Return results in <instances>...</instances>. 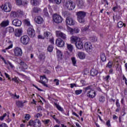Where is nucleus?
Listing matches in <instances>:
<instances>
[{
  "label": "nucleus",
  "mask_w": 127,
  "mask_h": 127,
  "mask_svg": "<svg viewBox=\"0 0 127 127\" xmlns=\"http://www.w3.org/2000/svg\"><path fill=\"white\" fill-rule=\"evenodd\" d=\"M86 12L79 11L76 12L77 20L80 23H85V16H86Z\"/></svg>",
  "instance_id": "obj_1"
},
{
  "label": "nucleus",
  "mask_w": 127,
  "mask_h": 127,
  "mask_svg": "<svg viewBox=\"0 0 127 127\" xmlns=\"http://www.w3.org/2000/svg\"><path fill=\"white\" fill-rule=\"evenodd\" d=\"M64 5L68 10H73L76 6L75 4H73V1L71 0H66L64 1Z\"/></svg>",
  "instance_id": "obj_2"
},
{
  "label": "nucleus",
  "mask_w": 127,
  "mask_h": 127,
  "mask_svg": "<svg viewBox=\"0 0 127 127\" xmlns=\"http://www.w3.org/2000/svg\"><path fill=\"white\" fill-rule=\"evenodd\" d=\"M29 126L34 127H41V122L39 119H36L35 120H31L28 122Z\"/></svg>",
  "instance_id": "obj_3"
},
{
  "label": "nucleus",
  "mask_w": 127,
  "mask_h": 127,
  "mask_svg": "<svg viewBox=\"0 0 127 127\" xmlns=\"http://www.w3.org/2000/svg\"><path fill=\"white\" fill-rule=\"evenodd\" d=\"M53 19L54 22L56 23H61V22H62V20H63L62 17L57 14H55L53 15Z\"/></svg>",
  "instance_id": "obj_4"
},
{
  "label": "nucleus",
  "mask_w": 127,
  "mask_h": 127,
  "mask_svg": "<svg viewBox=\"0 0 127 127\" xmlns=\"http://www.w3.org/2000/svg\"><path fill=\"white\" fill-rule=\"evenodd\" d=\"M29 40H30V39L29 38V37H28V36L27 35H24L22 36L20 38L21 43H22L24 45H26L28 44Z\"/></svg>",
  "instance_id": "obj_5"
},
{
  "label": "nucleus",
  "mask_w": 127,
  "mask_h": 127,
  "mask_svg": "<svg viewBox=\"0 0 127 127\" xmlns=\"http://www.w3.org/2000/svg\"><path fill=\"white\" fill-rule=\"evenodd\" d=\"M56 34L57 36L59 38V39H63L64 40H65L67 38L66 34L60 31H57L56 32Z\"/></svg>",
  "instance_id": "obj_6"
},
{
  "label": "nucleus",
  "mask_w": 127,
  "mask_h": 127,
  "mask_svg": "<svg viewBox=\"0 0 127 127\" xmlns=\"http://www.w3.org/2000/svg\"><path fill=\"white\" fill-rule=\"evenodd\" d=\"M27 33L30 37L33 38L35 36V30H34L32 26L28 28Z\"/></svg>",
  "instance_id": "obj_7"
},
{
  "label": "nucleus",
  "mask_w": 127,
  "mask_h": 127,
  "mask_svg": "<svg viewBox=\"0 0 127 127\" xmlns=\"http://www.w3.org/2000/svg\"><path fill=\"white\" fill-rule=\"evenodd\" d=\"M84 48L86 50L88 53H91L93 51V47H92V44L86 42L84 44Z\"/></svg>",
  "instance_id": "obj_8"
},
{
  "label": "nucleus",
  "mask_w": 127,
  "mask_h": 127,
  "mask_svg": "<svg viewBox=\"0 0 127 127\" xmlns=\"http://www.w3.org/2000/svg\"><path fill=\"white\" fill-rule=\"evenodd\" d=\"M12 7L11 4L8 2L4 4L3 9L5 12H9L11 10Z\"/></svg>",
  "instance_id": "obj_9"
},
{
  "label": "nucleus",
  "mask_w": 127,
  "mask_h": 127,
  "mask_svg": "<svg viewBox=\"0 0 127 127\" xmlns=\"http://www.w3.org/2000/svg\"><path fill=\"white\" fill-rule=\"evenodd\" d=\"M14 52L15 56H21L22 55V50L20 48L16 47L14 49Z\"/></svg>",
  "instance_id": "obj_10"
},
{
  "label": "nucleus",
  "mask_w": 127,
  "mask_h": 127,
  "mask_svg": "<svg viewBox=\"0 0 127 127\" xmlns=\"http://www.w3.org/2000/svg\"><path fill=\"white\" fill-rule=\"evenodd\" d=\"M56 44L58 47H63L65 45L64 41L61 39H58L56 41Z\"/></svg>",
  "instance_id": "obj_11"
},
{
  "label": "nucleus",
  "mask_w": 127,
  "mask_h": 127,
  "mask_svg": "<svg viewBox=\"0 0 127 127\" xmlns=\"http://www.w3.org/2000/svg\"><path fill=\"white\" fill-rule=\"evenodd\" d=\"M65 22L68 25H74L75 24V20L70 17H66Z\"/></svg>",
  "instance_id": "obj_12"
},
{
  "label": "nucleus",
  "mask_w": 127,
  "mask_h": 127,
  "mask_svg": "<svg viewBox=\"0 0 127 127\" xmlns=\"http://www.w3.org/2000/svg\"><path fill=\"white\" fill-rule=\"evenodd\" d=\"M47 78H46V76L45 75H43L41 77V81L40 83H41V84H43V86H45V87H48V85L46 84V82H48Z\"/></svg>",
  "instance_id": "obj_13"
},
{
  "label": "nucleus",
  "mask_w": 127,
  "mask_h": 127,
  "mask_svg": "<svg viewBox=\"0 0 127 127\" xmlns=\"http://www.w3.org/2000/svg\"><path fill=\"white\" fill-rule=\"evenodd\" d=\"M87 96L88 97V98L94 99V98L96 97V92L94 91V90H90L87 92Z\"/></svg>",
  "instance_id": "obj_14"
},
{
  "label": "nucleus",
  "mask_w": 127,
  "mask_h": 127,
  "mask_svg": "<svg viewBox=\"0 0 127 127\" xmlns=\"http://www.w3.org/2000/svg\"><path fill=\"white\" fill-rule=\"evenodd\" d=\"M45 53L42 52L40 53L39 56H38V59L40 62H44L45 61Z\"/></svg>",
  "instance_id": "obj_15"
},
{
  "label": "nucleus",
  "mask_w": 127,
  "mask_h": 127,
  "mask_svg": "<svg viewBox=\"0 0 127 127\" xmlns=\"http://www.w3.org/2000/svg\"><path fill=\"white\" fill-rule=\"evenodd\" d=\"M15 36L16 37H20L22 35V29H16L14 32Z\"/></svg>",
  "instance_id": "obj_16"
},
{
  "label": "nucleus",
  "mask_w": 127,
  "mask_h": 127,
  "mask_svg": "<svg viewBox=\"0 0 127 127\" xmlns=\"http://www.w3.org/2000/svg\"><path fill=\"white\" fill-rule=\"evenodd\" d=\"M12 23L14 26L19 27L21 25V21L18 19H15L12 21Z\"/></svg>",
  "instance_id": "obj_17"
},
{
  "label": "nucleus",
  "mask_w": 127,
  "mask_h": 127,
  "mask_svg": "<svg viewBox=\"0 0 127 127\" xmlns=\"http://www.w3.org/2000/svg\"><path fill=\"white\" fill-rule=\"evenodd\" d=\"M75 46L77 48V49H82L84 46H83V42L82 41L79 40L76 41L75 43Z\"/></svg>",
  "instance_id": "obj_18"
},
{
  "label": "nucleus",
  "mask_w": 127,
  "mask_h": 127,
  "mask_svg": "<svg viewBox=\"0 0 127 127\" xmlns=\"http://www.w3.org/2000/svg\"><path fill=\"white\" fill-rule=\"evenodd\" d=\"M28 3V1H25V2L21 0H16V4L17 5H25V4H27Z\"/></svg>",
  "instance_id": "obj_19"
},
{
  "label": "nucleus",
  "mask_w": 127,
  "mask_h": 127,
  "mask_svg": "<svg viewBox=\"0 0 127 127\" xmlns=\"http://www.w3.org/2000/svg\"><path fill=\"white\" fill-rule=\"evenodd\" d=\"M78 57L81 60L85 59L86 58V55L83 52H79L78 53Z\"/></svg>",
  "instance_id": "obj_20"
},
{
  "label": "nucleus",
  "mask_w": 127,
  "mask_h": 127,
  "mask_svg": "<svg viewBox=\"0 0 127 127\" xmlns=\"http://www.w3.org/2000/svg\"><path fill=\"white\" fill-rule=\"evenodd\" d=\"M8 24H9V20H6L3 21L1 23L0 25L1 27H5L6 26H7Z\"/></svg>",
  "instance_id": "obj_21"
},
{
  "label": "nucleus",
  "mask_w": 127,
  "mask_h": 127,
  "mask_svg": "<svg viewBox=\"0 0 127 127\" xmlns=\"http://www.w3.org/2000/svg\"><path fill=\"white\" fill-rule=\"evenodd\" d=\"M26 102H22L20 101H18L16 102V105L18 107V108H22L24 105H23Z\"/></svg>",
  "instance_id": "obj_22"
},
{
  "label": "nucleus",
  "mask_w": 127,
  "mask_h": 127,
  "mask_svg": "<svg viewBox=\"0 0 127 127\" xmlns=\"http://www.w3.org/2000/svg\"><path fill=\"white\" fill-rule=\"evenodd\" d=\"M43 18L41 16H38L36 20V23H38V24H41V23H43Z\"/></svg>",
  "instance_id": "obj_23"
},
{
  "label": "nucleus",
  "mask_w": 127,
  "mask_h": 127,
  "mask_svg": "<svg viewBox=\"0 0 127 127\" xmlns=\"http://www.w3.org/2000/svg\"><path fill=\"white\" fill-rule=\"evenodd\" d=\"M66 47L69 52H72L73 51V45H71V44L66 43Z\"/></svg>",
  "instance_id": "obj_24"
},
{
  "label": "nucleus",
  "mask_w": 127,
  "mask_h": 127,
  "mask_svg": "<svg viewBox=\"0 0 127 127\" xmlns=\"http://www.w3.org/2000/svg\"><path fill=\"white\" fill-rule=\"evenodd\" d=\"M100 58L102 62H106V61H107V58H106V55L104 53L101 54Z\"/></svg>",
  "instance_id": "obj_25"
},
{
  "label": "nucleus",
  "mask_w": 127,
  "mask_h": 127,
  "mask_svg": "<svg viewBox=\"0 0 127 127\" xmlns=\"http://www.w3.org/2000/svg\"><path fill=\"white\" fill-rule=\"evenodd\" d=\"M70 40L72 42H77V41H79L80 40V39L76 36H72L70 38Z\"/></svg>",
  "instance_id": "obj_26"
},
{
  "label": "nucleus",
  "mask_w": 127,
  "mask_h": 127,
  "mask_svg": "<svg viewBox=\"0 0 127 127\" xmlns=\"http://www.w3.org/2000/svg\"><path fill=\"white\" fill-rule=\"evenodd\" d=\"M57 56H58V58H60V59H62V52L61 51L59 50H57Z\"/></svg>",
  "instance_id": "obj_27"
},
{
  "label": "nucleus",
  "mask_w": 127,
  "mask_h": 127,
  "mask_svg": "<svg viewBox=\"0 0 127 127\" xmlns=\"http://www.w3.org/2000/svg\"><path fill=\"white\" fill-rule=\"evenodd\" d=\"M123 26H124V27H126V26H127V25L126 24L124 23L122 21H120L118 23V27L119 28H121V27H123Z\"/></svg>",
  "instance_id": "obj_28"
},
{
  "label": "nucleus",
  "mask_w": 127,
  "mask_h": 127,
  "mask_svg": "<svg viewBox=\"0 0 127 127\" xmlns=\"http://www.w3.org/2000/svg\"><path fill=\"white\" fill-rule=\"evenodd\" d=\"M55 105L57 109H58L59 111H60V112H63V111H64L63 108L61 107V106H60V105H59L57 103H55Z\"/></svg>",
  "instance_id": "obj_29"
},
{
  "label": "nucleus",
  "mask_w": 127,
  "mask_h": 127,
  "mask_svg": "<svg viewBox=\"0 0 127 127\" xmlns=\"http://www.w3.org/2000/svg\"><path fill=\"white\" fill-rule=\"evenodd\" d=\"M10 16H11V17H14V18L18 17V14L17 13V12H16L15 11H11Z\"/></svg>",
  "instance_id": "obj_30"
},
{
  "label": "nucleus",
  "mask_w": 127,
  "mask_h": 127,
  "mask_svg": "<svg viewBox=\"0 0 127 127\" xmlns=\"http://www.w3.org/2000/svg\"><path fill=\"white\" fill-rule=\"evenodd\" d=\"M33 10L34 12H35L36 13H38V12H40V11H41V9L37 7H35L33 8Z\"/></svg>",
  "instance_id": "obj_31"
},
{
  "label": "nucleus",
  "mask_w": 127,
  "mask_h": 127,
  "mask_svg": "<svg viewBox=\"0 0 127 127\" xmlns=\"http://www.w3.org/2000/svg\"><path fill=\"white\" fill-rule=\"evenodd\" d=\"M90 74L91 76H96V75H98V71L93 69L91 70Z\"/></svg>",
  "instance_id": "obj_32"
},
{
  "label": "nucleus",
  "mask_w": 127,
  "mask_h": 127,
  "mask_svg": "<svg viewBox=\"0 0 127 127\" xmlns=\"http://www.w3.org/2000/svg\"><path fill=\"white\" fill-rule=\"evenodd\" d=\"M78 3H77V5L79 6V7H81L83 6L84 5V2L82 0H77Z\"/></svg>",
  "instance_id": "obj_33"
},
{
  "label": "nucleus",
  "mask_w": 127,
  "mask_h": 127,
  "mask_svg": "<svg viewBox=\"0 0 127 127\" xmlns=\"http://www.w3.org/2000/svg\"><path fill=\"white\" fill-rule=\"evenodd\" d=\"M71 61L73 66H76V64H77V61H76V58H75V57L72 58Z\"/></svg>",
  "instance_id": "obj_34"
},
{
  "label": "nucleus",
  "mask_w": 127,
  "mask_h": 127,
  "mask_svg": "<svg viewBox=\"0 0 127 127\" xmlns=\"http://www.w3.org/2000/svg\"><path fill=\"white\" fill-rule=\"evenodd\" d=\"M7 30L9 33H12L14 31V28L12 27H9L7 28Z\"/></svg>",
  "instance_id": "obj_35"
},
{
  "label": "nucleus",
  "mask_w": 127,
  "mask_h": 127,
  "mask_svg": "<svg viewBox=\"0 0 127 127\" xmlns=\"http://www.w3.org/2000/svg\"><path fill=\"white\" fill-rule=\"evenodd\" d=\"M12 47V44L9 46L8 47L5 48V49L2 50V52H4V53H5L6 52V50H8V49H10Z\"/></svg>",
  "instance_id": "obj_36"
},
{
  "label": "nucleus",
  "mask_w": 127,
  "mask_h": 127,
  "mask_svg": "<svg viewBox=\"0 0 127 127\" xmlns=\"http://www.w3.org/2000/svg\"><path fill=\"white\" fill-rule=\"evenodd\" d=\"M32 5H37V0H31Z\"/></svg>",
  "instance_id": "obj_37"
},
{
  "label": "nucleus",
  "mask_w": 127,
  "mask_h": 127,
  "mask_svg": "<svg viewBox=\"0 0 127 127\" xmlns=\"http://www.w3.org/2000/svg\"><path fill=\"white\" fill-rule=\"evenodd\" d=\"M99 102H100L101 103H104V101H105V97L103 96H100L99 97Z\"/></svg>",
  "instance_id": "obj_38"
},
{
  "label": "nucleus",
  "mask_w": 127,
  "mask_h": 127,
  "mask_svg": "<svg viewBox=\"0 0 127 127\" xmlns=\"http://www.w3.org/2000/svg\"><path fill=\"white\" fill-rule=\"evenodd\" d=\"M90 40L91 42H95V41H97L98 40V38L97 37H92L90 38Z\"/></svg>",
  "instance_id": "obj_39"
},
{
  "label": "nucleus",
  "mask_w": 127,
  "mask_h": 127,
  "mask_svg": "<svg viewBox=\"0 0 127 127\" xmlns=\"http://www.w3.org/2000/svg\"><path fill=\"white\" fill-rule=\"evenodd\" d=\"M48 51H49V52H52V51H53V46L52 45H50L48 46Z\"/></svg>",
  "instance_id": "obj_40"
},
{
  "label": "nucleus",
  "mask_w": 127,
  "mask_h": 127,
  "mask_svg": "<svg viewBox=\"0 0 127 127\" xmlns=\"http://www.w3.org/2000/svg\"><path fill=\"white\" fill-rule=\"evenodd\" d=\"M67 31L69 32H70V34H73L74 29L70 28V27H68Z\"/></svg>",
  "instance_id": "obj_41"
},
{
  "label": "nucleus",
  "mask_w": 127,
  "mask_h": 127,
  "mask_svg": "<svg viewBox=\"0 0 127 127\" xmlns=\"http://www.w3.org/2000/svg\"><path fill=\"white\" fill-rule=\"evenodd\" d=\"M24 23L25 24H26V25H27V26H30V27H31V26H32L30 25V22H29L28 20H25Z\"/></svg>",
  "instance_id": "obj_42"
},
{
  "label": "nucleus",
  "mask_w": 127,
  "mask_h": 127,
  "mask_svg": "<svg viewBox=\"0 0 127 127\" xmlns=\"http://www.w3.org/2000/svg\"><path fill=\"white\" fill-rule=\"evenodd\" d=\"M107 67H108V68H110V69H111V68L113 67V63H112V62L111 61L109 62L107 65Z\"/></svg>",
  "instance_id": "obj_43"
},
{
  "label": "nucleus",
  "mask_w": 127,
  "mask_h": 127,
  "mask_svg": "<svg viewBox=\"0 0 127 127\" xmlns=\"http://www.w3.org/2000/svg\"><path fill=\"white\" fill-rule=\"evenodd\" d=\"M82 92L83 90L82 89L77 90L75 91V93L76 95H80Z\"/></svg>",
  "instance_id": "obj_44"
},
{
  "label": "nucleus",
  "mask_w": 127,
  "mask_h": 127,
  "mask_svg": "<svg viewBox=\"0 0 127 127\" xmlns=\"http://www.w3.org/2000/svg\"><path fill=\"white\" fill-rule=\"evenodd\" d=\"M80 30L78 28H75L73 29V34L74 33H79Z\"/></svg>",
  "instance_id": "obj_45"
},
{
  "label": "nucleus",
  "mask_w": 127,
  "mask_h": 127,
  "mask_svg": "<svg viewBox=\"0 0 127 127\" xmlns=\"http://www.w3.org/2000/svg\"><path fill=\"white\" fill-rule=\"evenodd\" d=\"M44 13L46 15V16H48V10H47V8H45L44 9Z\"/></svg>",
  "instance_id": "obj_46"
},
{
  "label": "nucleus",
  "mask_w": 127,
  "mask_h": 127,
  "mask_svg": "<svg viewBox=\"0 0 127 127\" xmlns=\"http://www.w3.org/2000/svg\"><path fill=\"white\" fill-rule=\"evenodd\" d=\"M31 117L29 114H26L25 116V119L26 121H28L30 119Z\"/></svg>",
  "instance_id": "obj_47"
},
{
  "label": "nucleus",
  "mask_w": 127,
  "mask_h": 127,
  "mask_svg": "<svg viewBox=\"0 0 127 127\" xmlns=\"http://www.w3.org/2000/svg\"><path fill=\"white\" fill-rule=\"evenodd\" d=\"M6 113L4 114V115L0 117V120L1 121H3L4 119L6 117Z\"/></svg>",
  "instance_id": "obj_48"
},
{
  "label": "nucleus",
  "mask_w": 127,
  "mask_h": 127,
  "mask_svg": "<svg viewBox=\"0 0 127 127\" xmlns=\"http://www.w3.org/2000/svg\"><path fill=\"white\" fill-rule=\"evenodd\" d=\"M11 97H13V98H16V99H19V95H16V93H15V94H11Z\"/></svg>",
  "instance_id": "obj_49"
},
{
  "label": "nucleus",
  "mask_w": 127,
  "mask_h": 127,
  "mask_svg": "<svg viewBox=\"0 0 127 127\" xmlns=\"http://www.w3.org/2000/svg\"><path fill=\"white\" fill-rule=\"evenodd\" d=\"M42 117V114L38 113L36 115H35V118H37V119H38V118H41Z\"/></svg>",
  "instance_id": "obj_50"
},
{
  "label": "nucleus",
  "mask_w": 127,
  "mask_h": 127,
  "mask_svg": "<svg viewBox=\"0 0 127 127\" xmlns=\"http://www.w3.org/2000/svg\"><path fill=\"white\" fill-rule=\"evenodd\" d=\"M44 35L45 37H48L49 35H50V32H46L44 33Z\"/></svg>",
  "instance_id": "obj_51"
},
{
  "label": "nucleus",
  "mask_w": 127,
  "mask_h": 127,
  "mask_svg": "<svg viewBox=\"0 0 127 127\" xmlns=\"http://www.w3.org/2000/svg\"><path fill=\"white\" fill-rule=\"evenodd\" d=\"M12 81H14L15 83H19V81H18V77H14L12 78Z\"/></svg>",
  "instance_id": "obj_52"
},
{
  "label": "nucleus",
  "mask_w": 127,
  "mask_h": 127,
  "mask_svg": "<svg viewBox=\"0 0 127 127\" xmlns=\"http://www.w3.org/2000/svg\"><path fill=\"white\" fill-rule=\"evenodd\" d=\"M55 0V2H56L57 4H60L62 2V0Z\"/></svg>",
  "instance_id": "obj_53"
},
{
  "label": "nucleus",
  "mask_w": 127,
  "mask_h": 127,
  "mask_svg": "<svg viewBox=\"0 0 127 127\" xmlns=\"http://www.w3.org/2000/svg\"><path fill=\"white\" fill-rule=\"evenodd\" d=\"M116 106L117 108H120L121 105L120 104V103L119 102V99H117L116 100Z\"/></svg>",
  "instance_id": "obj_54"
},
{
  "label": "nucleus",
  "mask_w": 127,
  "mask_h": 127,
  "mask_svg": "<svg viewBox=\"0 0 127 127\" xmlns=\"http://www.w3.org/2000/svg\"><path fill=\"white\" fill-rule=\"evenodd\" d=\"M91 88H92V86H88L84 88V89L86 92V91H88V90H91Z\"/></svg>",
  "instance_id": "obj_55"
},
{
  "label": "nucleus",
  "mask_w": 127,
  "mask_h": 127,
  "mask_svg": "<svg viewBox=\"0 0 127 127\" xmlns=\"http://www.w3.org/2000/svg\"><path fill=\"white\" fill-rule=\"evenodd\" d=\"M89 27H86L85 28H82L81 29V31H83V32H85V31H87V30L88 29Z\"/></svg>",
  "instance_id": "obj_56"
},
{
  "label": "nucleus",
  "mask_w": 127,
  "mask_h": 127,
  "mask_svg": "<svg viewBox=\"0 0 127 127\" xmlns=\"http://www.w3.org/2000/svg\"><path fill=\"white\" fill-rule=\"evenodd\" d=\"M54 82H56V85L57 86H58V85H59V80H58V79H55L54 80Z\"/></svg>",
  "instance_id": "obj_57"
},
{
  "label": "nucleus",
  "mask_w": 127,
  "mask_h": 127,
  "mask_svg": "<svg viewBox=\"0 0 127 127\" xmlns=\"http://www.w3.org/2000/svg\"><path fill=\"white\" fill-rule=\"evenodd\" d=\"M20 65H21V66H23H23H27L26 65V64L25 63H24V62H23L22 61H21L20 62Z\"/></svg>",
  "instance_id": "obj_58"
},
{
  "label": "nucleus",
  "mask_w": 127,
  "mask_h": 127,
  "mask_svg": "<svg viewBox=\"0 0 127 127\" xmlns=\"http://www.w3.org/2000/svg\"><path fill=\"white\" fill-rule=\"evenodd\" d=\"M106 126L107 127H111V121L110 120L107 121L106 122Z\"/></svg>",
  "instance_id": "obj_59"
},
{
  "label": "nucleus",
  "mask_w": 127,
  "mask_h": 127,
  "mask_svg": "<svg viewBox=\"0 0 127 127\" xmlns=\"http://www.w3.org/2000/svg\"><path fill=\"white\" fill-rule=\"evenodd\" d=\"M49 122H50V120H45L44 121V124H45V125H48V124H49Z\"/></svg>",
  "instance_id": "obj_60"
},
{
  "label": "nucleus",
  "mask_w": 127,
  "mask_h": 127,
  "mask_svg": "<svg viewBox=\"0 0 127 127\" xmlns=\"http://www.w3.org/2000/svg\"><path fill=\"white\" fill-rule=\"evenodd\" d=\"M4 75L6 78H8V80H10V77H9V75H8V74H7L6 72H5Z\"/></svg>",
  "instance_id": "obj_61"
},
{
  "label": "nucleus",
  "mask_w": 127,
  "mask_h": 127,
  "mask_svg": "<svg viewBox=\"0 0 127 127\" xmlns=\"http://www.w3.org/2000/svg\"><path fill=\"white\" fill-rule=\"evenodd\" d=\"M80 83L82 84V86H85V85H86V81L85 80H81Z\"/></svg>",
  "instance_id": "obj_62"
},
{
  "label": "nucleus",
  "mask_w": 127,
  "mask_h": 127,
  "mask_svg": "<svg viewBox=\"0 0 127 127\" xmlns=\"http://www.w3.org/2000/svg\"><path fill=\"white\" fill-rule=\"evenodd\" d=\"M8 64L9 65L10 67H11V68H13V67H14V66L12 64H11V63L9 62L8 61Z\"/></svg>",
  "instance_id": "obj_63"
},
{
  "label": "nucleus",
  "mask_w": 127,
  "mask_h": 127,
  "mask_svg": "<svg viewBox=\"0 0 127 127\" xmlns=\"http://www.w3.org/2000/svg\"><path fill=\"white\" fill-rule=\"evenodd\" d=\"M38 38L39 39H44V37H43V36H41V35H39L38 36Z\"/></svg>",
  "instance_id": "obj_64"
}]
</instances>
